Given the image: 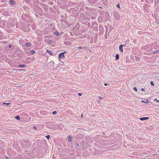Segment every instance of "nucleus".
Returning <instances> with one entry per match:
<instances>
[{
    "label": "nucleus",
    "instance_id": "nucleus-1",
    "mask_svg": "<svg viewBox=\"0 0 159 159\" xmlns=\"http://www.w3.org/2000/svg\"><path fill=\"white\" fill-rule=\"evenodd\" d=\"M66 53V52H61L58 55V57L59 58H62L64 57V53Z\"/></svg>",
    "mask_w": 159,
    "mask_h": 159
},
{
    "label": "nucleus",
    "instance_id": "nucleus-2",
    "mask_svg": "<svg viewBox=\"0 0 159 159\" xmlns=\"http://www.w3.org/2000/svg\"><path fill=\"white\" fill-rule=\"evenodd\" d=\"M42 7L44 8L45 11H47L48 10V8L47 7V6L44 4H43L42 5Z\"/></svg>",
    "mask_w": 159,
    "mask_h": 159
},
{
    "label": "nucleus",
    "instance_id": "nucleus-3",
    "mask_svg": "<svg viewBox=\"0 0 159 159\" xmlns=\"http://www.w3.org/2000/svg\"><path fill=\"white\" fill-rule=\"evenodd\" d=\"M123 45L121 44L119 46V50L122 52L123 51Z\"/></svg>",
    "mask_w": 159,
    "mask_h": 159
},
{
    "label": "nucleus",
    "instance_id": "nucleus-4",
    "mask_svg": "<svg viewBox=\"0 0 159 159\" xmlns=\"http://www.w3.org/2000/svg\"><path fill=\"white\" fill-rule=\"evenodd\" d=\"M148 119V117H142V118H140L139 119L141 120H147Z\"/></svg>",
    "mask_w": 159,
    "mask_h": 159
},
{
    "label": "nucleus",
    "instance_id": "nucleus-5",
    "mask_svg": "<svg viewBox=\"0 0 159 159\" xmlns=\"http://www.w3.org/2000/svg\"><path fill=\"white\" fill-rule=\"evenodd\" d=\"M89 2L91 4L93 3H95L96 1V0H88Z\"/></svg>",
    "mask_w": 159,
    "mask_h": 159
},
{
    "label": "nucleus",
    "instance_id": "nucleus-6",
    "mask_svg": "<svg viewBox=\"0 0 159 159\" xmlns=\"http://www.w3.org/2000/svg\"><path fill=\"white\" fill-rule=\"evenodd\" d=\"M26 65H18V67H24L26 66Z\"/></svg>",
    "mask_w": 159,
    "mask_h": 159
},
{
    "label": "nucleus",
    "instance_id": "nucleus-7",
    "mask_svg": "<svg viewBox=\"0 0 159 159\" xmlns=\"http://www.w3.org/2000/svg\"><path fill=\"white\" fill-rule=\"evenodd\" d=\"M25 45L27 47L31 45L30 43H27L25 44Z\"/></svg>",
    "mask_w": 159,
    "mask_h": 159
},
{
    "label": "nucleus",
    "instance_id": "nucleus-8",
    "mask_svg": "<svg viewBox=\"0 0 159 159\" xmlns=\"http://www.w3.org/2000/svg\"><path fill=\"white\" fill-rule=\"evenodd\" d=\"M119 55L118 54H117L116 55V60H117L119 59Z\"/></svg>",
    "mask_w": 159,
    "mask_h": 159
},
{
    "label": "nucleus",
    "instance_id": "nucleus-9",
    "mask_svg": "<svg viewBox=\"0 0 159 159\" xmlns=\"http://www.w3.org/2000/svg\"><path fill=\"white\" fill-rule=\"evenodd\" d=\"M10 3L11 4H15V2L13 1V0H10Z\"/></svg>",
    "mask_w": 159,
    "mask_h": 159
},
{
    "label": "nucleus",
    "instance_id": "nucleus-10",
    "mask_svg": "<svg viewBox=\"0 0 159 159\" xmlns=\"http://www.w3.org/2000/svg\"><path fill=\"white\" fill-rule=\"evenodd\" d=\"M99 29L100 30V31H103V28L102 26V25H100L99 27Z\"/></svg>",
    "mask_w": 159,
    "mask_h": 159
},
{
    "label": "nucleus",
    "instance_id": "nucleus-11",
    "mask_svg": "<svg viewBox=\"0 0 159 159\" xmlns=\"http://www.w3.org/2000/svg\"><path fill=\"white\" fill-rule=\"evenodd\" d=\"M55 34L56 36H58L59 35V33L58 31H55Z\"/></svg>",
    "mask_w": 159,
    "mask_h": 159
},
{
    "label": "nucleus",
    "instance_id": "nucleus-12",
    "mask_svg": "<svg viewBox=\"0 0 159 159\" xmlns=\"http://www.w3.org/2000/svg\"><path fill=\"white\" fill-rule=\"evenodd\" d=\"M47 52L48 53H49V54H50V55H52V52L51 51H49L48 50H47Z\"/></svg>",
    "mask_w": 159,
    "mask_h": 159
},
{
    "label": "nucleus",
    "instance_id": "nucleus-13",
    "mask_svg": "<svg viewBox=\"0 0 159 159\" xmlns=\"http://www.w3.org/2000/svg\"><path fill=\"white\" fill-rule=\"evenodd\" d=\"M31 54H33L35 53V51L34 50H32L31 51Z\"/></svg>",
    "mask_w": 159,
    "mask_h": 159
},
{
    "label": "nucleus",
    "instance_id": "nucleus-14",
    "mask_svg": "<svg viewBox=\"0 0 159 159\" xmlns=\"http://www.w3.org/2000/svg\"><path fill=\"white\" fill-rule=\"evenodd\" d=\"M15 118L17 120H20V117L19 116H15Z\"/></svg>",
    "mask_w": 159,
    "mask_h": 159
},
{
    "label": "nucleus",
    "instance_id": "nucleus-15",
    "mask_svg": "<svg viewBox=\"0 0 159 159\" xmlns=\"http://www.w3.org/2000/svg\"><path fill=\"white\" fill-rule=\"evenodd\" d=\"M159 51L158 50H156L154 51V52H153V54H155L156 53L158 52H159Z\"/></svg>",
    "mask_w": 159,
    "mask_h": 159
},
{
    "label": "nucleus",
    "instance_id": "nucleus-16",
    "mask_svg": "<svg viewBox=\"0 0 159 159\" xmlns=\"http://www.w3.org/2000/svg\"><path fill=\"white\" fill-rule=\"evenodd\" d=\"M86 48L84 47H78V48L79 49H81V48H83V49H85Z\"/></svg>",
    "mask_w": 159,
    "mask_h": 159
},
{
    "label": "nucleus",
    "instance_id": "nucleus-17",
    "mask_svg": "<svg viewBox=\"0 0 159 159\" xmlns=\"http://www.w3.org/2000/svg\"><path fill=\"white\" fill-rule=\"evenodd\" d=\"M71 139H72V138H71V137L70 136H69V137H68V140L69 141H71Z\"/></svg>",
    "mask_w": 159,
    "mask_h": 159
},
{
    "label": "nucleus",
    "instance_id": "nucleus-18",
    "mask_svg": "<svg viewBox=\"0 0 159 159\" xmlns=\"http://www.w3.org/2000/svg\"><path fill=\"white\" fill-rule=\"evenodd\" d=\"M57 113V112L56 111H53L52 112V114L54 115L56 114Z\"/></svg>",
    "mask_w": 159,
    "mask_h": 159
},
{
    "label": "nucleus",
    "instance_id": "nucleus-19",
    "mask_svg": "<svg viewBox=\"0 0 159 159\" xmlns=\"http://www.w3.org/2000/svg\"><path fill=\"white\" fill-rule=\"evenodd\" d=\"M3 105H6L8 106V105H9L10 104V103H3Z\"/></svg>",
    "mask_w": 159,
    "mask_h": 159
},
{
    "label": "nucleus",
    "instance_id": "nucleus-20",
    "mask_svg": "<svg viewBox=\"0 0 159 159\" xmlns=\"http://www.w3.org/2000/svg\"><path fill=\"white\" fill-rule=\"evenodd\" d=\"M50 135H47L46 136V137L47 138V139H49V138H50Z\"/></svg>",
    "mask_w": 159,
    "mask_h": 159
},
{
    "label": "nucleus",
    "instance_id": "nucleus-21",
    "mask_svg": "<svg viewBox=\"0 0 159 159\" xmlns=\"http://www.w3.org/2000/svg\"><path fill=\"white\" fill-rule=\"evenodd\" d=\"M150 84L152 86H154V84L153 83V82L152 81H151L150 82Z\"/></svg>",
    "mask_w": 159,
    "mask_h": 159
},
{
    "label": "nucleus",
    "instance_id": "nucleus-22",
    "mask_svg": "<svg viewBox=\"0 0 159 159\" xmlns=\"http://www.w3.org/2000/svg\"><path fill=\"white\" fill-rule=\"evenodd\" d=\"M134 90L136 92L137 91V89L136 87H134L133 88Z\"/></svg>",
    "mask_w": 159,
    "mask_h": 159
},
{
    "label": "nucleus",
    "instance_id": "nucleus-23",
    "mask_svg": "<svg viewBox=\"0 0 159 159\" xmlns=\"http://www.w3.org/2000/svg\"><path fill=\"white\" fill-rule=\"evenodd\" d=\"M116 7L118 8H120V5L119 4H118L117 5H116Z\"/></svg>",
    "mask_w": 159,
    "mask_h": 159
},
{
    "label": "nucleus",
    "instance_id": "nucleus-24",
    "mask_svg": "<svg viewBox=\"0 0 159 159\" xmlns=\"http://www.w3.org/2000/svg\"><path fill=\"white\" fill-rule=\"evenodd\" d=\"M98 98L99 99H102L103 98L101 97L100 96H99Z\"/></svg>",
    "mask_w": 159,
    "mask_h": 159
},
{
    "label": "nucleus",
    "instance_id": "nucleus-25",
    "mask_svg": "<svg viewBox=\"0 0 159 159\" xmlns=\"http://www.w3.org/2000/svg\"><path fill=\"white\" fill-rule=\"evenodd\" d=\"M78 95H79V96H81V95H82V94H81V93H78Z\"/></svg>",
    "mask_w": 159,
    "mask_h": 159
},
{
    "label": "nucleus",
    "instance_id": "nucleus-26",
    "mask_svg": "<svg viewBox=\"0 0 159 159\" xmlns=\"http://www.w3.org/2000/svg\"><path fill=\"white\" fill-rule=\"evenodd\" d=\"M104 84L105 86H107L108 84L105 83H104Z\"/></svg>",
    "mask_w": 159,
    "mask_h": 159
},
{
    "label": "nucleus",
    "instance_id": "nucleus-27",
    "mask_svg": "<svg viewBox=\"0 0 159 159\" xmlns=\"http://www.w3.org/2000/svg\"><path fill=\"white\" fill-rule=\"evenodd\" d=\"M155 100H156L157 102H159V100H157V99H155Z\"/></svg>",
    "mask_w": 159,
    "mask_h": 159
},
{
    "label": "nucleus",
    "instance_id": "nucleus-28",
    "mask_svg": "<svg viewBox=\"0 0 159 159\" xmlns=\"http://www.w3.org/2000/svg\"><path fill=\"white\" fill-rule=\"evenodd\" d=\"M141 90L142 91H144V89L143 88H142L141 89Z\"/></svg>",
    "mask_w": 159,
    "mask_h": 159
},
{
    "label": "nucleus",
    "instance_id": "nucleus-29",
    "mask_svg": "<svg viewBox=\"0 0 159 159\" xmlns=\"http://www.w3.org/2000/svg\"><path fill=\"white\" fill-rule=\"evenodd\" d=\"M141 102H142L146 103H147V102H144V101H141Z\"/></svg>",
    "mask_w": 159,
    "mask_h": 159
},
{
    "label": "nucleus",
    "instance_id": "nucleus-30",
    "mask_svg": "<svg viewBox=\"0 0 159 159\" xmlns=\"http://www.w3.org/2000/svg\"><path fill=\"white\" fill-rule=\"evenodd\" d=\"M11 46H11V45H9V48H11Z\"/></svg>",
    "mask_w": 159,
    "mask_h": 159
},
{
    "label": "nucleus",
    "instance_id": "nucleus-31",
    "mask_svg": "<svg viewBox=\"0 0 159 159\" xmlns=\"http://www.w3.org/2000/svg\"><path fill=\"white\" fill-rule=\"evenodd\" d=\"M5 158L6 159H9V158L7 157H6Z\"/></svg>",
    "mask_w": 159,
    "mask_h": 159
},
{
    "label": "nucleus",
    "instance_id": "nucleus-32",
    "mask_svg": "<svg viewBox=\"0 0 159 159\" xmlns=\"http://www.w3.org/2000/svg\"><path fill=\"white\" fill-rule=\"evenodd\" d=\"M12 18H10L9 19V20H11L12 19Z\"/></svg>",
    "mask_w": 159,
    "mask_h": 159
},
{
    "label": "nucleus",
    "instance_id": "nucleus-33",
    "mask_svg": "<svg viewBox=\"0 0 159 159\" xmlns=\"http://www.w3.org/2000/svg\"><path fill=\"white\" fill-rule=\"evenodd\" d=\"M34 128L35 129H36V127L35 126H34Z\"/></svg>",
    "mask_w": 159,
    "mask_h": 159
},
{
    "label": "nucleus",
    "instance_id": "nucleus-34",
    "mask_svg": "<svg viewBox=\"0 0 159 159\" xmlns=\"http://www.w3.org/2000/svg\"><path fill=\"white\" fill-rule=\"evenodd\" d=\"M98 103H99V101H98Z\"/></svg>",
    "mask_w": 159,
    "mask_h": 159
},
{
    "label": "nucleus",
    "instance_id": "nucleus-35",
    "mask_svg": "<svg viewBox=\"0 0 159 159\" xmlns=\"http://www.w3.org/2000/svg\"><path fill=\"white\" fill-rule=\"evenodd\" d=\"M52 157L53 158H54V157H55L54 156H53Z\"/></svg>",
    "mask_w": 159,
    "mask_h": 159
},
{
    "label": "nucleus",
    "instance_id": "nucleus-36",
    "mask_svg": "<svg viewBox=\"0 0 159 159\" xmlns=\"http://www.w3.org/2000/svg\"><path fill=\"white\" fill-rule=\"evenodd\" d=\"M83 115H81V117H82V116H83Z\"/></svg>",
    "mask_w": 159,
    "mask_h": 159
},
{
    "label": "nucleus",
    "instance_id": "nucleus-37",
    "mask_svg": "<svg viewBox=\"0 0 159 159\" xmlns=\"http://www.w3.org/2000/svg\"><path fill=\"white\" fill-rule=\"evenodd\" d=\"M36 15V16L37 17V15Z\"/></svg>",
    "mask_w": 159,
    "mask_h": 159
}]
</instances>
